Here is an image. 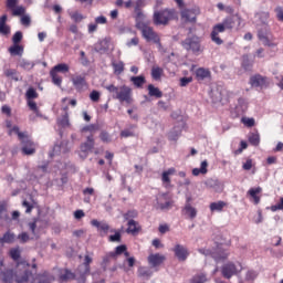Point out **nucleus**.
Segmentation results:
<instances>
[{
	"label": "nucleus",
	"instance_id": "f8f14e48",
	"mask_svg": "<svg viewBox=\"0 0 283 283\" xmlns=\"http://www.w3.org/2000/svg\"><path fill=\"white\" fill-rule=\"evenodd\" d=\"M198 14H200V8L198 7L181 10V19L187 23L196 22Z\"/></svg>",
	"mask_w": 283,
	"mask_h": 283
},
{
	"label": "nucleus",
	"instance_id": "052dcab7",
	"mask_svg": "<svg viewBox=\"0 0 283 283\" xmlns=\"http://www.w3.org/2000/svg\"><path fill=\"white\" fill-rule=\"evenodd\" d=\"M138 43H140V40L138 39V36H134L132 40L126 42V45H127V48H134V46L138 45Z\"/></svg>",
	"mask_w": 283,
	"mask_h": 283
},
{
	"label": "nucleus",
	"instance_id": "c85d7f7f",
	"mask_svg": "<svg viewBox=\"0 0 283 283\" xmlns=\"http://www.w3.org/2000/svg\"><path fill=\"white\" fill-rule=\"evenodd\" d=\"M0 277L4 283H11L14 280V272L12 270H6L0 272Z\"/></svg>",
	"mask_w": 283,
	"mask_h": 283
},
{
	"label": "nucleus",
	"instance_id": "7ed1b4c3",
	"mask_svg": "<svg viewBox=\"0 0 283 283\" xmlns=\"http://www.w3.org/2000/svg\"><path fill=\"white\" fill-rule=\"evenodd\" d=\"M12 134H17L22 145L21 151L24 156H32L36 153V144L30 139L28 134L20 132L19 127H13L12 130H9V136H12Z\"/></svg>",
	"mask_w": 283,
	"mask_h": 283
},
{
	"label": "nucleus",
	"instance_id": "5fc2aeb1",
	"mask_svg": "<svg viewBox=\"0 0 283 283\" xmlns=\"http://www.w3.org/2000/svg\"><path fill=\"white\" fill-rule=\"evenodd\" d=\"M207 282V275L198 274L192 277V283H205Z\"/></svg>",
	"mask_w": 283,
	"mask_h": 283
},
{
	"label": "nucleus",
	"instance_id": "5701e85b",
	"mask_svg": "<svg viewBox=\"0 0 283 283\" xmlns=\"http://www.w3.org/2000/svg\"><path fill=\"white\" fill-rule=\"evenodd\" d=\"M196 77L199 81H205L206 78H211V71H209V69L199 67L196 71Z\"/></svg>",
	"mask_w": 283,
	"mask_h": 283
},
{
	"label": "nucleus",
	"instance_id": "412c9836",
	"mask_svg": "<svg viewBox=\"0 0 283 283\" xmlns=\"http://www.w3.org/2000/svg\"><path fill=\"white\" fill-rule=\"evenodd\" d=\"M174 174H176V168H169L163 172L161 182L165 185V187H169L171 185V178H169V176H174Z\"/></svg>",
	"mask_w": 283,
	"mask_h": 283
},
{
	"label": "nucleus",
	"instance_id": "7c9ffc66",
	"mask_svg": "<svg viewBox=\"0 0 283 283\" xmlns=\"http://www.w3.org/2000/svg\"><path fill=\"white\" fill-rule=\"evenodd\" d=\"M128 228L126 230L127 233H138L140 231V224L136 220H129L128 221Z\"/></svg>",
	"mask_w": 283,
	"mask_h": 283
},
{
	"label": "nucleus",
	"instance_id": "2eb2a0df",
	"mask_svg": "<svg viewBox=\"0 0 283 283\" xmlns=\"http://www.w3.org/2000/svg\"><path fill=\"white\" fill-rule=\"evenodd\" d=\"M250 85H252V87H266V85H269V78L260 74L253 75L250 78Z\"/></svg>",
	"mask_w": 283,
	"mask_h": 283
},
{
	"label": "nucleus",
	"instance_id": "37998d69",
	"mask_svg": "<svg viewBox=\"0 0 283 283\" xmlns=\"http://www.w3.org/2000/svg\"><path fill=\"white\" fill-rule=\"evenodd\" d=\"M50 76H51L54 85H57V87H61V83H63V78L54 71L50 72Z\"/></svg>",
	"mask_w": 283,
	"mask_h": 283
},
{
	"label": "nucleus",
	"instance_id": "20e7f679",
	"mask_svg": "<svg viewBox=\"0 0 283 283\" xmlns=\"http://www.w3.org/2000/svg\"><path fill=\"white\" fill-rule=\"evenodd\" d=\"M136 28L137 30H140L143 39H145L147 43H155L158 48H163V44L160 43V35L154 31V28L145 24L144 22H137Z\"/></svg>",
	"mask_w": 283,
	"mask_h": 283
},
{
	"label": "nucleus",
	"instance_id": "79ce46f5",
	"mask_svg": "<svg viewBox=\"0 0 283 283\" xmlns=\"http://www.w3.org/2000/svg\"><path fill=\"white\" fill-rule=\"evenodd\" d=\"M163 76V69L160 66H154L151 69V77L158 81Z\"/></svg>",
	"mask_w": 283,
	"mask_h": 283
},
{
	"label": "nucleus",
	"instance_id": "c9c22d12",
	"mask_svg": "<svg viewBox=\"0 0 283 283\" xmlns=\"http://www.w3.org/2000/svg\"><path fill=\"white\" fill-rule=\"evenodd\" d=\"M51 72H54L55 74H59V72L62 73H66L70 72V65L65 64V63H60L57 65H55Z\"/></svg>",
	"mask_w": 283,
	"mask_h": 283
},
{
	"label": "nucleus",
	"instance_id": "58836bf2",
	"mask_svg": "<svg viewBox=\"0 0 283 283\" xmlns=\"http://www.w3.org/2000/svg\"><path fill=\"white\" fill-rule=\"evenodd\" d=\"M248 140L251 145H253L254 147H258V145H260V134L250 133L248 136Z\"/></svg>",
	"mask_w": 283,
	"mask_h": 283
},
{
	"label": "nucleus",
	"instance_id": "6e6552de",
	"mask_svg": "<svg viewBox=\"0 0 283 283\" xmlns=\"http://www.w3.org/2000/svg\"><path fill=\"white\" fill-rule=\"evenodd\" d=\"M172 252L175 254V258L179 262H187V260L189 259V255H191V252H189V248L180 243H175L172 248Z\"/></svg>",
	"mask_w": 283,
	"mask_h": 283
},
{
	"label": "nucleus",
	"instance_id": "f3484780",
	"mask_svg": "<svg viewBox=\"0 0 283 283\" xmlns=\"http://www.w3.org/2000/svg\"><path fill=\"white\" fill-rule=\"evenodd\" d=\"M258 36L263 45H266L268 48H275V43L271 41V33L259 31Z\"/></svg>",
	"mask_w": 283,
	"mask_h": 283
},
{
	"label": "nucleus",
	"instance_id": "c03bdc74",
	"mask_svg": "<svg viewBox=\"0 0 283 283\" xmlns=\"http://www.w3.org/2000/svg\"><path fill=\"white\" fill-rule=\"evenodd\" d=\"M4 76L8 78H12L13 81H19V76L17 75V70L14 69H7L4 71Z\"/></svg>",
	"mask_w": 283,
	"mask_h": 283
},
{
	"label": "nucleus",
	"instance_id": "9d476101",
	"mask_svg": "<svg viewBox=\"0 0 283 283\" xmlns=\"http://www.w3.org/2000/svg\"><path fill=\"white\" fill-rule=\"evenodd\" d=\"M174 207V200L167 193H161L157 196V203L156 208L160 209L161 211H169Z\"/></svg>",
	"mask_w": 283,
	"mask_h": 283
},
{
	"label": "nucleus",
	"instance_id": "423d86ee",
	"mask_svg": "<svg viewBox=\"0 0 283 283\" xmlns=\"http://www.w3.org/2000/svg\"><path fill=\"white\" fill-rule=\"evenodd\" d=\"M181 45L187 52H192V54H199L202 52V46L200 45V38L193 35L191 38H187L181 42Z\"/></svg>",
	"mask_w": 283,
	"mask_h": 283
},
{
	"label": "nucleus",
	"instance_id": "72a5a7b5",
	"mask_svg": "<svg viewBox=\"0 0 283 283\" xmlns=\"http://www.w3.org/2000/svg\"><path fill=\"white\" fill-rule=\"evenodd\" d=\"M72 83L77 90H83V86L85 85V77L77 75L72 78Z\"/></svg>",
	"mask_w": 283,
	"mask_h": 283
},
{
	"label": "nucleus",
	"instance_id": "09e8293b",
	"mask_svg": "<svg viewBox=\"0 0 283 283\" xmlns=\"http://www.w3.org/2000/svg\"><path fill=\"white\" fill-rule=\"evenodd\" d=\"M12 10L13 17H22V14H25V8L23 6L15 7Z\"/></svg>",
	"mask_w": 283,
	"mask_h": 283
},
{
	"label": "nucleus",
	"instance_id": "603ef678",
	"mask_svg": "<svg viewBox=\"0 0 283 283\" xmlns=\"http://www.w3.org/2000/svg\"><path fill=\"white\" fill-rule=\"evenodd\" d=\"M39 281L38 283H52L54 279L48 276L46 274H38Z\"/></svg>",
	"mask_w": 283,
	"mask_h": 283
},
{
	"label": "nucleus",
	"instance_id": "3c124183",
	"mask_svg": "<svg viewBox=\"0 0 283 283\" xmlns=\"http://www.w3.org/2000/svg\"><path fill=\"white\" fill-rule=\"evenodd\" d=\"M212 95L214 96L216 103H219L220 101H224V91H213Z\"/></svg>",
	"mask_w": 283,
	"mask_h": 283
},
{
	"label": "nucleus",
	"instance_id": "39448f33",
	"mask_svg": "<svg viewBox=\"0 0 283 283\" xmlns=\"http://www.w3.org/2000/svg\"><path fill=\"white\" fill-rule=\"evenodd\" d=\"M176 11L174 9H166L163 11H155L153 21L155 25H167L171 19H175Z\"/></svg>",
	"mask_w": 283,
	"mask_h": 283
},
{
	"label": "nucleus",
	"instance_id": "680f3d73",
	"mask_svg": "<svg viewBox=\"0 0 283 283\" xmlns=\"http://www.w3.org/2000/svg\"><path fill=\"white\" fill-rule=\"evenodd\" d=\"M120 232L116 231L115 234L108 237L109 242H120Z\"/></svg>",
	"mask_w": 283,
	"mask_h": 283
},
{
	"label": "nucleus",
	"instance_id": "4d7b16f0",
	"mask_svg": "<svg viewBox=\"0 0 283 283\" xmlns=\"http://www.w3.org/2000/svg\"><path fill=\"white\" fill-rule=\"evenodd\" d=\"M90 98L93 101V103H98V101H101V93L98 91H93L90 94Z\"/></svg>",
	"mask_w": 283,
	"mask_h": 283
},
{
	"label": "nucleus",
	"instance_id": "f257e3e1",
	"mask_svg": "<svg viewBox=\"0 0 283 283\" xmlns=\"http://www.w3.org/2000/svg\"><path fill=\"white\" fill-rule=\"evenodd\" d=\"M242 25V18L240 15L234 14L226 18L221 23L216 24L212 28V32L210 34V39L216 45H222L224 41L220 39V34L226 30H233V28H240Z\"/></svg>",
	"mask_w": 283,
	"mask_h": 283
},
{
	"label": "nucleus",
	"instance_id": "bb28decb",
	"mask_svg": "<svg viewBox=\"0 0 283 283\" xmlns=\"http://www.w3.org/2000/svg\"><path fill=\"white\" fill-rule=\"evenodd\" d=\"M130 82L133 83V85H135V87L143 88V85L147 83V80H145L144 75H138V76H132Z\"/></svg>",
	"mask_w": 283,
	"mask_h": 283
},
{
	"label": "nucleus",
	"instance_id": "a19ab883",
	"mask_svg": "<svg viewBox=\"0 0 283 283\" xmlns=\"http://www.w3.org/2000/svg\"><path fill=\"white\" fill-rule=\"evenodd\" d=\"M28 107L35 114V116H41V112H39V106L36 105V102L34 99L27 101Z\"/></svg>",
	"mask_w": 283,
	"mask_h": 283
},
{
	"label": "nucleus",
	"instance_id": "393cba45",
	"mask_svg": "<svg viewBox=\"0 0 283 283\" xmlns=\"http://www.w3.org/2000/svg\"><path fill=\"white\" fill-rule=\"evenodd\" d=\"M258 193H262V188H251L248 191V196H250L253 199L254 205H260V197L258 196Z\"/></svg>",
	"mask_w": 283,
	"mask_h": 283
},
{
	"label": "nucleus",
	"instance_id": "8fccbe9b",
	"mask_svg": "<svg viewBox=\"0 0 283 283\" xmlns=\"http://www.w3.org/2000/svg\"><path fill=\"white\" fill-rule=\"evenodd\" d=\"M242 67L247 71L251 70L253 67V63L249 61V55H243L242 57Z\"/></svg>",
	"mask_w": 283,
	"mask_h": 283
},
{
	"label": "nucleus",
	"instance_id": "69168bd1",
	"mask_svg": "<svg viewBox=\"0 0 283 283\" xmlns=\"http://www.w3.org/2000/svg\"><path fill=\"white\" fill-rule=\"evenodd\" d=\"M120 136L122 138H129V137L136 136V134H134V132L129 129H124L120 132Z\"/></svg>",
	"mask_w": 283,
	"mask_h": 283
},
{
	"label": "nucleus",
	"instance_id": "e433bc0d",
	"mask_svg": "<svg viewBox=\"0 0 283 283\" xmlns=\"http://www.w3.org/2000/svg\"><path fill=\"white\" fill-rule=\"evenodd\" d=\"M224 207H227V202L224 201H217V202H212L210 203V211L214 212V211H222V209H224Z\"/></svg>",
	"mask_w": 283,
	"mask_h": 283
},
{
	"label": "nucleus",
	"instance_id": "2f4dec72",
	"mask_svg": "<svg viewBox=\"0 0 283 283\" xmlns=\"http://www.w3.org/2000/svg\"><path fill=\"white\" fill-rule=\"evenodd\" d=\"M112 66L114 69V74L120 75L123 72H125V63L123 61H113Z\"/></svg>",
	"mask_w": 283,
	"mask_h": 283
},
{
	"label": "nucleus",
	"instance_id": "1a4fd4ad",
	"mask_svg": "<svg viewBox=\"0 0 283 283\" xmlns=\"http://www.w3.org/2000/svg\"><path fill=\"white\" fill-rule=\"evenodd\" d=\"M199 253L206 256L210 255L211 258H213V260H216V262H222L227 260V258H229V251L223 249H219L217 250V252H211V250L199 249Z\"/></svg>",
	"mask_w": 283,
	"mask_h": 283
},
{
	"label": "nucleus",
	"instance_id": "bf43d9fd",
	"mask_svg": "<svg viewBox=\"0 0 283 283\" xmlns=\"http://www.w3.org/2000/svg\"><path fill=\"white\" fill-rule=\"evenodd\" d=\"M10 255H11V258H12V260H19V258H21V250H19V249H12L11 251H10Z\"/></svg>",
	"mask_w": 283,
	"mask_h": 283
},
{
	"label": "nucleus",
	"instance_id": "49530a36",
	"mask_svg": "<svg viewBox=\"0 0 283 283\" xmlns=\"http://www.w3.org/2000/svg\"><path fill=\"white\" fill-rule=\"evenodd\" d=\"M19 65L23 70H32L34 67V62H30L28 60H20Z\"/></svg>",
	"mask_w": 283,
	"mask_h": 283
},
{
	"label": "nucleus",
	"instance_id": "4c0bfd02",
	"mask_svg": "<svg viewBox=\"0 0 283 283\" xmlns=\"http://www.w3.org/2000/svg\"><path fill=\"white\" fill-rule=\"evenodd\" d=\"M9 52L12 56H21L23 54V46L14 44L9 49Z\"/></svg>",
	"mask_w": 283,
	"mask_h": 283
},
{
	"label": "nucleus",
	"instance_id": "de8ad7c7",
	"mask_svg": "<svg viewBox=\"0 0 283 283\" xmlns=\"http://www.w3.org/2000/svg\"><path fill=\"white\" fill-rule=\"evenodd\" d=\"M134 218H138V211L136 210H128L126 213H124V220H134Z\"/></svg>",
	"mask_w": 283,
	"mask_h": 283
},
{
	"label": "nucleus",
	"instance_id": "4be33fe9",
	"mask_svg": "<svg viewBox=\"0 0 283 283\" xmlns=\"http://www.w3.org/2000/svg\"><path fill=\"white\" fill-rule=\"evenodd\" d=\"M138 277H143V280H149L151 275H154V271L147 266H139L137 270Z\"/></svg>",
	"mask_w": 283,
	"mask_h": 283
},
{
	"label": "nucleus",
	"instance_id": "a18cd8bd",
	"mask_svg": "<svg viewBox=\"0 0 283 283\" xmlns=\"http://www.w3.org/2000/svg\"><path fill=\"white\" fill-rule=\"evenodd\" d=\"M25 96H27V101H34V98H39V93H36V90L31 87L27 91Z\"/></svg>",
	"mask_w": 283,
	"mask_h": 283
},
{
	"label": "nucleus",
	"instance_id": "aec40b11",
	"mask_svg": "<svg viewBox=\"0 0 283 283\" xmlns=\"http://www.w3.org/2000/svg\"><path fill=\"white\" fill-rule=\"evenodd\" d=\"M209 161H207V160H203V161H201V164H200V168H193L192 169V176H200V174L202 175V176H205L206 174H208L209 172Z\"/></svg>",
	"mask_w": 283,
	"mask_h": 283
},
{
	"label": "nucleus",
	"instance_id": "338daca9",
	"mask_svg": "<svg viewBox=\"0 0 283 283\" xmlns=\"http://www.w3.org/2000/svg\"><path fill=\"white\" fill-rule=\"evenodd\" d=\"M271 211H283V198L280 202L271 207Z\"/></svg>",
	"mask_w": 283,
	"mask_h": 283
},
{
	"label": "nucleus",
	"instance_id": "13d9d810",
	"mask_svg": "<svg viewBox=\"0 0 283 283\" xmlns=\"http://www.w3.org/2000/svg\"><path fill=\"white\" fill-rule=\"evenodd\" d=\"M22 39H23V33H21V31H18L14 33L12 41H13L14 45H17V43H21Z\"/></svg>",
	"mask_w": 283,
	"mask_h": 283
},
{
	"label": "nucleus",
	"instance_id": "864d4df0",
	"mask_svg": "<svg viewBox=\"0 0 283 283\" xmlns=\"http://www.w3.org/2000/svg\"><path fill=\"white\" fill-rule=\"evenodd\" d=\"M241 123H243L245 127H253V125H255V119L251 117H242Z\"/></svg>",
	"mask_w": 283,
	"mask_h": 283
},
{
	"label": "nucleus",
	"instance_id": "473e14b6",
	"mask_svg": "<svg viewBox=\"0 0 283 283\" xmlns=\"http://www.w3.org/2000/svg\"><path fill=\"white\" fill-rule=\"evenodd\" d=\"M149 96H155V98H163V92L159 87L154 86V84L148 85Z\"/></svg>",
	"mask_w": 283,
	"mask_h": 283
},
{
	"label": "nucleus",
	"instance_id": "4468645a",
	"mask_svg": "<svg viewBox=\"0 0 283 283\" xmlns=\"http://www.w3.org/2000/svg\"><path fill=\"white\" fill-rule=\"evenodd\" d=\"M191 200L190 198L187 199V202L182 209V213L189 219V220H195V218L198 217V209L196 207L191 206L189 202Z\"/></svg>",
	"mask_w": 283,
	"mask_h": 283
},
{
	"label": "nucleus",
	"instance_id": "ea45409f",
	"mask_svg": "<svg viewBox=\"0 0 283 283\" xmlns=\"http://www.w3.org/2000/svg\"><path fill=\"white\" fill-rule=\"evenodd\" d=\"M125 251H127V245L122 244L115 248L114 252L109 253L111 258H116V255H123V253H125Z\"/></svg>",
	"mask_w": 283,
	"mask_h": 283
},
{
	"label": "nucleus",
	"instance_id": "a211bd4d",
	"mask_svg": "<svg viewBox=\"0 0 283 283\" xmlns=\"http://www.w3.org/2000/svg\"><path fill=\"white\" fill-rule=\"evenodd\" d=\"M70 143L66 140L61 142V144H56L53 147V154L59 155V154H67L70 151Z\"/></svg>",
	"mask_w": 283,
	"mask_h": 283
},
{
	"label": "nucleus",
	"instance_id": "e2e57ef3",
	"mask_svg": "<svg viewBox=\"0 0 283 283\" xmlns=\"http://www.w3.org/2000/svg\"><path fill=\"white\" fill-rule=\"evenodd\" d=\"M18 240H20V242H22V244H25V242H28V240H30V235H28V232H22L18 235Z\"/></svg>",
	"mask_w": 283,
	"mask_h": 283
},
{
	"label": "nucleus",
	"instance_id": "f704fd0d",
	"mask_svg": "<svg viewBox=\"0 0 283 283\" xmlns=\"http://www.w3.org/2000/svg\"><path fill=\"white\" fill-rule=\"evenodd\" d=\"M15 235L14 233L8 231L3 234V237L0 239V242L4 244H12L14 242Z\"/></svg>",
	"mask_w": 283,
	"mask_h": 283
},
{
	"label": "nucleus",
	"instance_id": "6e6d98bb",
	"mask_svg": "<svg viewBox=\"0 0 283 283\" xmlns=\"http://www.w3.org/2000/svg\"><path fill=\"white\" fill-rule=\"evenodd\" d=\"M70 17L72 20L75 21V23H81V21H83V14H81L78 12H71Z\"/></svg>",
	"mask_w": 283,
	"mask_h": 283
},
{
	"label": "nucleus",
	"instance_id": "a878e982",
	"mask_svg": "<svg viewBox=\"0 0 283 283\" xmlns=\"http://www.w3.org/2000/svg\"><path fill=\"white\" fill-rule=\"evenodd\" d=\"M90 264H92V258L86 255L84 259V264L78 268V271L84 273V275H90Z\"/></svg>",
	"mask_w": 283,
	"mask_h": 283
},
{
	"label": "nucleus",
	"instance_id": "c756f323",
	"mask_svg": "<svg viewBox=\"0 0 283 283\" xmlns=\"http://www.w3.org/2000/svg\"><path fill=\"white\" fill-rule=\"evenodd\" d=\"M6 21H8V15L3 14L0 18V34H10V27L6 24Z\"/></svg>",
	"mask_w": 283,
	"mask_h": 283
},
{
	"label": "nucleus",
	"instance_id": "dca6fc26",
	"mask_svg": "<svg viewBox=\"0 0 283 283\" xmlns=\"http://www.w3.org/2000/svg\"><path fill=\"white\" fill-rule=\"evenodd\" d=\"M165 260V255L160 253L150 254L148 256V263L150 264V266H153V269H156V266H160V264H163Z\"/></svg>",
	"mask_w": 283,
	"mask_h": 283
},
{
	"label": "nucleus",
	"instance_id": "9b49d317",
	"mask_svg": "<svg viewBox=\"0 0 283 283\" xmlns=\"http://www.w3.org/2000/svg\"><path fill=\"white\" fill-rule=\"evenodd\" d=\"M92 149H94V136L91 135L87 137L86 142L81 144L80 146V158H82V160H85V158L90 156V151H92Z\"/></svg>",
	"mask_w": 283,
	"mask_h": 283
},
{
	"label": "nucleus",
	"instance_id": "b1692460",
	"mask_svg": "<svg viewBox=\"0 0 283 283\" xmlns=\"http://www.w3.org/2000/svg\"><path fill=\"white\" fill-rule=\"evenodd\" d=\"M92 227H96V229H98V231H101L102 233L107 234V231H109V224L105 223V222H99L96 219H93L91 221Z\"/></svg>",
	"mask_w": 283,
	"mask_h": 283
},
{
	"label": "nucleus",
	"instance_id": "ddd939ff",
	"mask_svg": "<svg viewBox=\"0 0 283 283\" xmlns=\"http://www.w3.org/2000/svg\"><path fill=\"white\" fill-rule=\"evenodd\" d=\"M31 279V283L36 282V279H34V273H32V271L30 270H24L23 273H15V282L17 283H28L30 282Z\"/></svg>",
	"mask_w": 283,
	"mask_h": 283
},
{
	"label": "nucleus",
	"instance_id": "f03ea898",
	"mask_svg": "<svg viewBox=\"0 0 283 283\" xmlns=\"http://www.w3.org/2000/svg\"><path fill=\"white\" fill-rule=\"evenodd\" d=\"M107 92L113 94V98L119 101V103H126L127 105H132L134 103V98L132 97V87L127 85L115 86L113 84L105 87Z\"/></svg>",
	"mask_w": 283,
	"mask_h": 283
},
{
	"label": "nucleus",
	"instance_id": "0eeeda50",
	"mask_svg": "<svg viewBox=\"0 0 283 283\" xmlns=\"http://www.w3.org/2000/svg\"><path fill=\"white\" fill-rule=\"evenodd\" d=\"M242 271V264L238 263L237 265L234 263H227L221 268V273L223 277L227 280H231L233 275H238Z\"/></svg>",
	"mask_w": 283,
	"mask_h": 283
},
{
	"label": "nucleus",
	"instance_id": "6ab92c4d",
	"mask_svg": "<svg viewBox=\"0 0 283 283\" xmlns=\"http://www.w3.org/2000/svg\"><path fill=\"white\" fill-rule=\"evenodd\" d=\"M247 109H249V102H247V99L244 98H239L235 106V113L238 114V116H242V114H244Z\"/></svg>",
	"mask_w": 283,
	"mask_h": 283
},
{
	"label": "nucleus",
	"instance_id": "cd10ccee",
	"mask_svg": "<svg viewBox=\"0 0 283 283\" xmlns=\"http://www.w3.org/2000/svg\"><path fill=\"white\" fill-rule=\"evenodd\" d=\"M81 271L77 270L76 274L72 273V271L70 270H65L64 273H62L60 275V280H62V282H67L70 280H76V276L78 275Z\"/></svg>",
	"mask_w": 283,
	"mask_h": 283
},
{
	"label": "nucleus",
	"instance_id": "0e129e2a",
	"mask_svg": "<svg viewBox=\"0 0 283 283\" xmlns=\"http://www.w3.org/2000/svg\"><path fill=\"white\" fill-rule=\"evenodd\" d=\"M0 220H9L8 213L6 212V207L3 205H0Z\"/></svg>",
	"mask_w": 283,
	"mask_h": 283
},
{
	"label": "nucleus",
	"instance_id": "774afa93",
	"mask_svg": "<svg viewBox=\"0 0 283 283\" xmlns=\"http://www.w3.org/2000/svg\"><path fill=\"white\" fill-rule=\"evenodd\" d=\"M140 8H145V0H136L135 12H140Z\"/></svg>",
	"mask_w": 283,
	"mask_h": 283
}]
</instances>
